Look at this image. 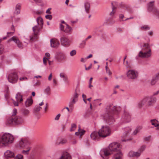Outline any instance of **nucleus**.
Returning <instances> with one entry per match:
<instances>
[{"instance_id":"f257e3e1","label":"nucleus","mask_w":159,"mask_h":159,"mask_svg":"<svg viewBox=\"0 0 159 159\" xmlns=\"http://www.w3.org/2000/svg\"><path fill=\"white\" fill-rule=\"evenodd\" d=\"M120 145L117 143H113L109 146L108 148L102 150L100 152L101 157L104 158L111 155L113 152H116L115 159H123V154L120 150Z\"/></svg>"},{"instance_id":"f03ea898","label":"nucleus","mask_w":159,"mask_h":159,"mask_svg":"<svg viewBox=\"0 0 159 159\" xmlns=\"http://www.w3.org/2000/svg\"><path fill=\"white\" fill-rule=\"evenodd\" d=\"M111 130L108 126H102L101 128L97 132L94 131L92 132L90 137L93 140H98L100 137L105 138L111 135Z\"/></svg>"},{"instance_id":"7ed1b4c3","label":"nucleus","mask_w":159,"mask_h":159,"mask_svg":"<svg viewBox=\"0 0 159 159\" xmlns=\"http://www.w3.org/2000/svg\"><path fill=\"white\" fill-rule=\"evenodd\" d=\"M107 113L106 114L104 117V120L109 124H111L114 121L112 115L113 114H117L118 113V108L116 106L110 105L106 107Z\"/></svg>"},{"instance_id":"20e7f679","label":"nucleus","mask_w":159,"mask_h":159,"mask_svg":"<svg viewBox=\"0 0 159 159\" xmlns=\"http://www.w3.org/2000/svg\"><path fill=\"white\" fill-rule=\"evenodd\" d=\"M156 101V98L153 96L146 97L139 102L138 103L139 107L141 108L146 104L148 106H152Z\"/></svg>"},{"instance_id":"39448f33","label":"nucleus","mask_w":159,"mask_h":159,"mask_svg":"<svg viewBox=\"0 0 159 159\" xmlns=\"http://www.w3.org/2000/svg\"><path fill=\"white\" fill-rule=\"evenodd\" d=\"M13 136L9 133H6L1 137L0 139V144H2V146H6L8 144L12 143L14 140Z\"/></svg>"},{"instance_id":"423d86ee","label":"nucleus","mask_w":159,"mask_h":159,"mask_svg":"<svg viewBox=\"0 0 159 159\" xmlns=\"http://www.w3.org/2000/svg\"><path fill=\"white\" fill-rule=\"evenodd\" d=\"M24 120L21 116H16L15 117H11L8 118L6 122L7 125H19L23 123Z\"/></svg>"},{"instance_id":"0eeeda50","label":"nucleus","mask_w":159,"mask_h":159,"mask_svg":"<svg viewBox=\"0 0 159 159\" xmlns=\"http://www.w3.org/2000/svg\"><path fill=\"white\" fill-rule=\"evenodd\" d=\"M140 46L142 48L143 51H145L147 50L148 51L147 52H143L142 51L139 52V57L142 58H148L150 57L151 55V50L150 48L149 45L148 43H144L143 45V48H142L141 45L140 44Z\"/></svg>"},{"instance_id":"6e6552de","label":"nucleus","mask_w":159,"mask_h":159,"mask_svg":"<svg viewBox=\"0 0 159 159\" xmlns=\"http://www.w3.org/2000/svg\"><path fill=\"white\" fill-rule=\"evenodd\" d=\"M80 90L79 89H76L75 90L74 94L72 95L70 101L69 106L70 107H72L74 104L78 101V96L80 94Z\"/></svg>"},{"instance_id":"1a4fd4ad","label":"nucleus","mask_w":159,"mask_h":159,"mask_svg":"<svg viewBox=\"0 0 159 159\" xmlns=\"http://www.w3.org/2000/svg\"><path fill=\"white\" fill-rule=\"evenodd\" d=\"M126 74L128 78L131 80H135L138 76V72L132 69L128 70Z\"/></svg>"},{"instance_id":"9d476101","label":"nucleus","mask_w":159,"mask_h":159,"mask_svg":"<svg viewBox=\"0 0 159 159\" xmlns=\"http://www.w3.org/2000/svg\"><path fill=\"white\" fill-rule=\"evenodd\" d=\"M31 143L30 141L27 139H21L19 142L17 146L22 148H24Z\"/></svg>"},{"instance_id":"9b49d317","label":"nucleus","mask_w":159,"mask_h":159,"mask_svg":"<svg viewBox=\"0 0 159 159\" xmlns=\"http://www.w3.org/2000/svg\"><path fill=\"white\" fill-rule=\"evenodd\" d=\"M131 116L130 114L126 110H124L122 116L121 121L124 123H127L131 120Z\"/></svg>"},{"instance_id":"f8f14e48","label":"nucleus","mask_w":159,"mask_h":159,"mask_svg":"<svg viewBox=\"0 0 159 159\" xmlns=\"http://www.w3.org/2000/svg\"><path fill=\"white\" fill-rule=\"evenodd\" d=\"M18 79L17 75L15 72L10 74L8 77L9 81L13 84L16 83L18 80Z\"/></svg>"},{"instance_id":"ddd939ff","label":"nucleus","mask_w":159,"mask_h":159,"mask_svg":"<svg viewBox=\"0 0 159 159\" xmlns=\"http://www.w3.org/2000/svg\"><path fill=\"white\" fill-rule=\"evenodd\" d=\"M60 40L62 45L65 46H69L70 41L67 38L65 37H62L61 38Z\"/></svg>"},{"instance_id":"4468645a","label":"nucleus","mask_w":159,"mask_h":159,"mask_svg":"<svg viewBox=\"0 0 159 159\" xmlns=\"http://www.w3.org/2000/svg\"><path fill=\"white\" fill-rule=\"evenodd\" d=\"M51 47L53 48L58 47L59 45V42L57 39H50Z\"/></svg>"},{"instance_id":"2eb2a0df","label":"nucleus","mask_w":159,"mask_h":159,"mask_svg":"<svg viewBox=\"0 0 159 159\" xmlns=\"http://www.w3.org/2000/svg\"><path fill=\"white\" fill-rule=\"evenodd\" d=\"M159 80V72L156 74L152 77L151 84L154 85Z\"/></svg>"},{"instance_id":"dca6fc26","label":"nucleus","mask_w":159,"mask_h":159,"mask_svg":"<svg viewBox=\"0 0 159 159\" xmlns=\"http://www.w3.org/2000/svg\"><path fill=\"white\" fill-rule=\"evenodd\" d=\"M33 103V100L32 97L27 98L25 102V105L26 107H28L30 106Z\"/></svg>"},{"instance_id":"f3484780","label":"nucleus","mask_w":159,"mask_h":159,"mask_svg":"<svg viewBox=\"0 0 159 159\" xmlns=\"http://www.w3.org/2000/svg\"><path fill=\"white\" fill-rule=\"evenodd\" d=\"M140 155V153L139 152H135L132 151H130L128 154V156L129 157H138Z\"/></svg>"},{"instance_id":"a211bd4d","label":"nucleus","mask_w":159,"mask_h":159,"mask_svg":"<svg viewBox=\"0 0 159 159\" xmlns=\"http://www.w3.org/2000/svg\"><path fill=\"white\" fill-rule=\"evenodd\" d=\"M59 159H72L70 155L67 152L64 153Z\"/></svg>"},{"instance_id":"6ab92c4d","label":"nucleus","mask_w":159,"mask_h":159,"mask_svg":"<svg viewBox=\"0 0 159 159\" xmlns=\"http://www.w3.org/2000/svg\"><path fill=\"white\" fill-rule=\"evenodd\" d=\"M5 157L7 158L13 157L14 156V153L10 151H7L4 153Z\"/></svg>"},{"instance_id":"aec40b11","label":"nucleus","mask_w":159,"mask_h":159,"mask_svg":"<svg viewBox=\"0 0 159 159\" xmlns=\"http://www.w3.org/2000/svg\"><path fill=\"white\" fill-rule=\"evenodd\" d=\"M120 6L121 7L126 9L129 11L131 12L132 11L131 8L130 6L127 5L125 4L123 2H122L120 4Z\"/></svg>"},{"instance_id":"412c9836","label":"nucleus","mask_w":159,"mask_h":159,"mask_svg":"<svg viewBox=\"0 0 159 159\" xmlns=\"http://www.w3.org/2000/svg\"><path fill=\"white\" fill-rule=\"evenodd\" d=\"M149 11L152 12L159 19V11L155 7L152 8Z\"/></svg>"},{"instance_id":"4be33fe9","label":"nucleus","mask_w":159,"mask_h":159,"mask_svg":"<svg viewBox=\"0 0 159 159\" xmlns=\"http://www.w3.org/2000/svg\"><path fill=\"white\" fill-rule=\"evenodd\" d=\"M131 131V129L129 127H127L124 129V133L123 135V137H127L129 133Z\"/></svg>"},{"instance_id":"5701e85b","label":"nucleus","mask_w":159,"mask_h":159,"mask_svg":"<svg viewBox=\"0 0 159 159\" xmlns=\"http://www.w3.org/2000/svg\"><path fill=\"white\" fill-rule=\"evenodd\" d=\"M65 55L62 53H59L57 57V59L59 61L64 60L65 58Z\"/></svg>"},{"instance_id":"b1692460","label":"nucleus","mask_w":159,"mask_h":159,"mask_svg":"<svg viewBox=\"0 0 159 159\" xmlns=\"http://www.w3.org/2000/svg\"><path fill=\"white\" fill-rule=\"evenodd\" d=\"M21 111L22 114L25 116H28L30 113L29 110L25 108L21 109Z\"/></svg>"},{"instance_id":"393cba45","label":"nucleus","mask_w":159,"mask_h":159,"mask_svg":"<svg viewBox=\"0 0 159 159\" xmlns=\"http://www.w3.org/2000/svg\"><path fill=\"white\" fill-rule=\"evenodd\" d=\"M16 98L17 101L19 102H21L23 100L22 95L19 93H18L16 94Z\"/></svg>"},{"instance_id":"a878e982","label":"nucleus","mask_w":159,"mask_h":159,"mask_svg":"<svg viewBox=\"0 0 159 159\" xmlns=\"http://www.w3.org/2000/svg\"><path fill=\"white\" fill-rule=\"evenodd\" d=\"M11 41H13L15 43L17 44L19 42L20 40L16 37L13 36L12 38H10L7 41V42L9 43Z\"/></svg>"},{"instance_id":"bb28decb","label":"nucleus","mask_w":159,"mask_h":159,"mask_svg":"<svg viewBox=\"0 0 159 159\" xmlns=\"http://www.w3.org/2000/svg\"><path fill=\"white\" fill-rule=\"evenodd\" d=\"M154 1L150 2L148 4V10L149 11L152 8H154L155 7L154 6Z\"/></svg>"},{"instance_id":"cd10ccee","label":"nucleus","mask_w":159,"mask_h":159,"mask_svg":"<svg viewBox=\"0 0 159 159\" xmlns=\"http://www.w3.org/2000/svg\"><path fill=\"white\" fill-rule=\"evenodd\" d=\"M85 11L87 13H89V11L90 7V3L88 2H86L84 4Z\"/></svg>"},{"instance_id":"c85d7f7f","label":"nucleus","mask_w":159,"mask_h":159,"mask_svg":"<svg viewBox=\"0 0 159 159\" xmlns=\"http://www.w3.org/2000/svg\"><path fill=\"white\" fill-rule=\"evenodd\" d=\"M36 21L37 22L38 25L41 24V27H42V26L43 25V22L42 18L41 17H39L36 20Z\"/></svg>"},{"instance_id":"c756f323","label":"nucleus","mask_w":159,"mask_h":159,"mask_svg":"<svg viewBox=\"0 0 159 159\" xmlns=\"http://www.w3.org/2000/svg\"><path fill=\"white\" fill-rule=\"evenodd\" d=\"M42 107L38 105H36L34 108L33 112L36 113L40 111Z\"/></svg>"},{"instance_id":"7c9ffc66","label":"nucleus","mask_w":159,"mask_h":159,"mask_svg":"<svg viewBox=\"0 0 159 159\" xmlns=\"http://www.w3.org/2000/svg\"><path fill=\"white\" fill-rule=\"evenodd\" d=\"M66 27L64 31L66 33H68L70 32L72 30L71 27L69 26L68 24H66Z\"/></svg>"},{"instance_id":"2f4dec72","label":"nucleus","mask_w":159,"mask_h":159,"mask_svg":"<svg viewBox=\"0 0 159 159\" xmlns=\"http://www.w3.org/2000/svg\"><path fill=\"white\" fill-rule=\"evenodd\" d=\"M111 4L112 7V11L110 13V15L111 16H113L115 13L116 11L115 10L116 9V7L113 5V2H111Z\"/></svg>"},{"instance_id":"473e14b6","label":"nucleus","mask_w":159,"mask_h":159,"mask_svg":"<svg viewBox=\"0 0 159 159\" xmlns=\"http://www.w3.org/2000/svg\"><path fill=\"white\" fill-rule=\"evenodd\" d=\"M67 142V141L65 139H62L59 141H57L56 143V144L58 145L60 144H64L66 143Z\"/></svg>"},{"instance_id":"72a5a7b5","label":"nucleus","mask_w":159,"mask_h":159,"mask_svg":"<svg viewBox=\"0 0 159 159\" xmlns=\"http://www.w3.org/2000/svg\"><path fill=\"white\" fill-rule=\"evenodd\" d=\"M142 127L141 126L137 127L136 129L133 132V134L136 135L138 133L140 130L141 129Z\"/></svg>"},{"instance_id":"f704fd0d","label":"nucleus","mask_w":159,"mask_h":159,"mask_svg":"<svg viewBox=\"0 0 159 159\" xmlns=\"http://www.w3.org/2000/svg\"><path fill=\"white\" fill-rule=\"evenodd\" d=\"M50 88L49 86H48L45 89V93L47 94H49L50 93Z\"/></svg>"},{"instance_id":"c9c22d12","label":"nucleus","mask_w":159,"mask_h":159,"mask_svg":"<svg viewBox=\"0 0 159 159\" xmlns=\"http://www.w3.org/2000/svg\"><path fill=\"white\" fill-rule=\"evenodd\" d=\"M76 125L75 124H71V128L70 129L71 131H74L76 129Z\"/></svg>"},{"instance_id":"e433bc0d","label":"nucleus","mask_w":159,"mask_h":159,"mask_svg":"<svg viewBox=\"0 0 159 159\" xmlns=\"http://www.w3.org/2000/svg\"><path fill=\"white\" fill-rule=\"evenodd\" d=\"M150 122L151 123V124L154 125L155 127H157L159 126V124H156L155 121L154 119L151 120H150Z\"/></svg>"},{"instance_id":"4c0bfd02","label":"nucleus","mask_w":159,"mask_h":159,"mask_svg":"<svg viewBox=\"0 0 159 159\" xmlns=\"http://www.w3.org/2000/svg\"><path fill=\"white\" fill-rule=\"evenodd\" d=\"M40 30V29L38 25H35L33 27V30L34 33H35L36 30L39 31Z\"/></svg>"},{"instance_id":"58836bf2","label":"nucleus","mask_w":159,"mask_h":159,"mask_svg":"<svg viewBox=\"0 0 159 159\" xmlns=\"http://www.w3.org/2000/svg\"><path fill=\"white\" fill-rule=\"evenodd\" d=\"M27 150H23L22 151V152L23 154H27L29 153V152L30 149V148L29 147H28L27 148Z\"/></svg>"},{"instance_id":"ea45409f","label":"nucleus","mask_w":159,"mask_h":159,"mask_svg":"<svg viewBox=\"0 0 159 159\" xmlns=\"http://www.w3.org/2000/svg\"><path fill=\"white\" fill-rule=\"evenodd\" d=\"M106 73L108 74L109 75H111L112 74V73L111 72L107 66H106Z\"/></svg>"},{"instance_id":"a19ab883","label":"nucleus","mask_w":159,"mask_h":159,"mask_svg":"<svg viewBox=\"0 0 159 159\" xmlns=\"http://www.w3.org/2000/svg\"><path fill=\"white\" fill-rule=\"evenodd\" d=\"M142 30H149L150 29V28L148 25H145L141 27Z\"/></svg>"},{"instance_id":"79ce46f5","label":"nucleus","mask_w":159,"mask_h":159,"mask_svg":"<svg viewBox=\"0 0 159 159\" xmlns=\"http://www.w3.org/2000/svg\"><path fill=\"white\" fill-rule=\"evenodd\" d=\"M23 157V156L21 154H18L15 157L14 159H22Z\"/></svg>"},{"instance_id":"37998d69","label":"nucleus","mask_w":159,"mask_h":159,"mask_svg":"<svg viewBox=\"0 0 159 159\" xmlns=\"http://www.w3.org/2000/svg\"><path fill=\"white\" fill-rule=\"evenodd\" d=\"M78 131H79V132H80V136L83 135L84 134V133L85 132V131L83 130H81L80 129V127H79Z\"/></svg>"},{"instance_id":"c03bdc74","label":"nucleus","mask_w":159,"mask_h":159,"mask_svg":"<svg viewBox=\"0 0 159 159\" xmlns=\"http://www.w3.org/2000/svg\"><path fill=\"white\" fill-rule=\"evenodd\" d=\"M76 51L75 50H73L70 52V55L71 56H73L76 54Z\"/></svg>"},{"instance_id":"a18cd8bd","label":"nucleus","mask_w":159,"mask_h":159,"mask_svg":"<svg viewBox=\"0 0 159 159\" xmlns=\"http://www.w3.org/2000/svg\"><path fill=\"white\" fill-rule=\"evenodd\" d=\"M46 19H48L50 20H52V15L50 14H48L47 15L45 16Z\"/></svg>"},{"instance_id":"49530a36","label":"nucleus","mask_w":159,"mask_h":159,"mask_svg":"<svg viewBox=\"0 0 159 159\" xmlns=\"http://www.w3.org/2000/svg\"><path fill=\"white\" fill-rule=\"evenodd\" d=\"M17 46L20 49H22L23 48V45L21 42L20 41L18 43H17Z\"/></svg>"},{"instance_id":"de8ad7c7","label":"nucleus","mask_w":159,"mask_h":159,"mask_svg":"<svg viewBox=\"0 0 159 159\" xmlns=\"http://www.w3.org/2000/svg\"><path fill=\"white\" fill-rule=\"evenodd\" d=\"M21 7V4L19 3L17 4L16 6L15 9L17 10H20Z\"/></svg>"},{"instance_id":"09e8293b","label":"nucleus","mask_w":159,"mask_h":159,"mask_svg":"<svg viewBox=\"0 0 159 159\" xmlns=\"http://www.w3.org/2000/svg\"><path fill=\"white\" fill-rule=\"evenodd\" d=\"M17 113V110L16 109H14L13 110L11 117H15L14 116L16 115Z\"/></svg>"},{"instance_id":"8fccbe9b","label":"nucleus","mask_w":159,"mask_h":159,"mask_svg":"<svg viewBox=\"0 0 159 159\" xmlns=\"http://www.w3.org/2000/svg\"><path fill=\"white\" fill-rule=\"evenodd\" d=\"M47 60H48V61L49 60L46 57H43V64L45 65H46L47 64Z\"/></svg>"},{"instance_id":"3c124183","label":"nucleus","mask_w":159,"mask_h":159,"mask_svg":"<svg viewBox=\"0 0 159 159\" xmlns=\"http://www.w3.org/2000/svg\"><path fill=\"white\" fill-rule=\"evenodd\" d=\"M145 148L146 146L145 145L143 146L142 147H141L140 148V153L141 152L143 151L145 149Z\"/></svg>"},{"instance_id":"603ef678","label":"nucleus","mask_w":159,"mask_h":159,"mask_svg":"<svg viewBox=\"0 0 159 159\" xmlns=\"http://www.w3.org/2000/svg\"><path fill=\"white\" fill-rule=\"evenodd\" d=\"M14 33V32H7V37H9L10 36L12 35Z\"/></svg>"},{"instance_id":"864d4df0","label":"nucleus","mask_w":159,"mask_h":159,"mask_svg":"<svg viewBox=\"0 0 159 159\" xmlns=\"http://www.w3.org/2000/svg\"><path fill=\"white\" fill-rule=\"evenodd\" d=\"M60 116H61V115L60 114H57V115L55 117V120H58L59 119Z\"/></svg>"},{"instance_id":"5fc2aeb1","label":"nucleus","mask_w":159,"mask_h":159,"mask_svg":"<svg viewBox=\"0 0 159 159\" xmlns=\"http://www.w3.org/2000/svg\"><path fill=\"white\" fill-rule=\"evenodd\" d=\"M51 9V8H48L46 11V13L48 14H50L51 13V12L50 11V10Z\"/></svg>"},{"instance_id":"6e6d98bb","label":"nucleus","mask_w":159,"mask_h":159,"mask_svg":"<svg viewBox=\"0 0 159 159\" xmlns=\"http://www.w3.org/2000/svg\"><path fill=\"white\" fill-rule=\"evenodd\" d=\"M27 79V78L25 77H20V80L21 81H23L24 80H26Z\"/></svg>"},{"instance_id":"4d7b16f0","label":"nucleus","mask_w":159,"mask_h":159,"mask_svg":"<svg viewBox=\"0 0 159 159\" xmlns=\"http://www.w3.org/2000/svg\"><path fill=\"white\" fill-rule=\"evenodd\" d=\"M20 10H17L15 9V13L17 15H18L20 14Z\"/></svg>"},{"instance_id":"13d9d810","label":"nucleus","mask_w":159,"mask_h":159,"mask_svg":"<svg viewBox=\"0 0 159 159\" xmlns=\"http://www.w3.org/2000/svg\"><path fill=\"white\" fill-rule=\"evenodd\" d=\"M60 76L61 78H64L65 76H65V74L63 73H61L60 74Z\"/></svg>"},{"instance_id":"bf43d9fd","label":"nucleus","mask_w":159,"mask_h":159,"mask_svg":"<svg viewBox=\"0 0 159 159\" xmlns=\"http://www.w3.org/2000/svg\"><path fill=\"white\" fill-rule=\"evenodd\" d=\"M63 80L65 82L67 83H68V78L67 76H65V78H63Z\"/></svg>"},{"instance_id":"052dcab7","label":"nucleus","mask_w":159,"mask_h":159,"mask_svg":"<svg viewBox=\"0 0 159 159\" xmlns=\"http://www.w3.org/2000/svg\"><path fill=\"white\" fill-rule=\"evenodd\" d=\"M92 66V64H91L89 66H88V67H86V66L85 67V69L86 70H89L91 68V67Z\"/></svg>"},{"instance_id":"680f3d73","label":"nucleus","mask_w":159,"mask_h":159,"mask_svg":"<svg viewBox=\"0 0 159 159\" xmlns=\"http://www.w3.org/2000/svg\"><path fill=\"white\" fill-rule=\"evenodd\" d=\"M150 138V136H148V137H146L144 138V140L145 141H148L149 140Z\"/></svg>"},{"instance_id":"e2e57ef3","label":"nucleus","mask_w":159,"mask_h":159,"mask_svg":"<svg viewBox=\"0 0 159 159\" xmlns=\"http://www.w3.org/2000/svg\"><path fill=\"white\" fill-rule=\"evenodd\" d=\"M13 103L14 106H18V104L17 102L14 101L13 102Z\"/></svg>"},{"instance_id":"0e129e2a","label":"nucleus","mask_w":159,"mask_h":159,"mask_svg":"<svg viewBox=\"0 0 159 159\" xmlns=\"http://www.w3.org/2000/svg\"><path fill=\"white\" fill-rule=\"evenodd\" d=\"M60 27V29H61V30L63 31L64 30V26L63 25H61V24Z\"/></svg>"},{"instance_id":"69168bd1","label":"nucleus","mask_w":159,"mask_h":159,"mask_svg":"<svg viewBox=\"0 0 159 159\" xmlns=\"http://www.w3.org/2000/svg\"><path fill=\"white\" fill-rule=\"evenodd\" d=\"M48 104L47 103H46V106L44 108V110L45 111H46L47 110V109H48Z\"/></svg>"},{"instance_id":"338daca9","label":"nucleus","mask_w":159,"mask_h":159,"mask_svg":"<svg viewBox=\"0 0 159 159\" xmlns=\"http://www.w3.org/2000/svg\"><path fill=\"white\" fill-rule=\"evenodd\" d=\"M159 93V90L157 91L156 92L154 93L152 96H154L157 95Z\"/></svg>"},{"instance_id":"774afa93","label":"nucleus","mask_w":159,"mask_h":159,"mask_svg":"<svg viewBox=\"0 0 159 159\" xmlns=\"http://www.w3.org/2000/svg\"><path fill=\"white\" fill-rule=\"evenodd\" d=\"M124 17V16L122 14H120L119 15V18L120 19H123Z\"/></svg>"}]
</instances>
